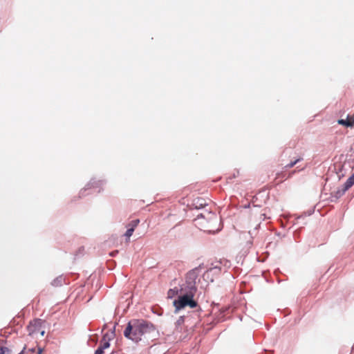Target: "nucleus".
Wrapping results in <instances>:
<instances>
[{
	"mask_svg": "<svg viewBox=\"0 0 354 354\" xmlns=\"http://www.w3.org/2000/svg\"><path fill=\"white\" fill-rule=\"evenodd\" d=\"M182 292H184L173 301V305L175 307V313L185 308L186 306H189L191 308H194L198 306V302L194 299L195 293L187 290H183Z\"/></svg>",
	"mask_w": 354,
	"mask_h": 354,
	"instance_id": "f257e3e1",
	"label": "nucleus"
},
{
	"mask_svg": "<svg viewBox=\"0 0 354 354\" xmlns=\"http://www.w3.org/2000/svg\"><path fill=\"white\" fill-rule=\"evenodd\" d=\"M139 319H133L128 322L124 330V336L134 343H139L142 339L139 337Z\"/></svg>",
	"mask_w": 354,
	"mask_h": 354,
	"instance_id": "f03ea898",
	"label": "nucleus"
},
{
	"mask_svg": "<svg viewBox=\"0 0 354 354\" xmlns=\"http://www.w3.org/2000/svg\"><path fill=\"white\" fill-rule=\"evenodd\" d=\"M199 275L198 268H193L189 270L185 275V284L184 287L180 288V290H187L193 293L196 292V279Z\"/></svg>",
	"mask_w": 354,
	"mask_h": 354,
	"instance_id": "7ed1b4c3",
	"label": "nucleus"
},
{
	"mask_svg": "<svg viewBox=\"0 0 354 354\" xmlns=\"http://www.w3.org/2000/svg\"><path fill=\"white\" fill-rule=\"evenodd\" d=\"M138 326L139 337H140V339H142L143 336L145 337L147 335L153 337L156 336L155 335L158 334L156 326L148 320L139 319Z\"/></svg>",
	"mask_w": 354,
	"mask_h": 354,
	"instance_id": "20e7f679",
	"label": "nucleus"
},
{
	"mask_svg": "<svg viewBox=\"0 0 354 354\" xmlns=\"http://www.w3.org/2000/svg\"><path fill=\"white\" fill-rule=\"evenodd\" d=\"M106 180L104 178H92L86 185L80 189L79 192L78 198H82L84 197L87 194L86 192L91 188H99L98 192H100L103 189V186L106 185Z\"/></svg>",
	"mask_w": 354,
	"mask_h": 354,
	"instance_id": "39448f33",
	"label": "nucleus"
},
{
	"mask_svg": "<svg viewBox=\"0 0 354 354\" xmlns=\"http://www.w3.org/2000/svg\"><path fill=\"white\" fill-rule=\"evenodd\" d=\"M44 324V321L38 318L35 319L33 321L30 322L28 326V330L29 334L31 335L36 333L37 331H39L40 328H43Z\"/></svg>",
	"mask_w": 354,
	"mask_h": 354,
	"instance_id": "423d86ee",
	"label": "nucleus"
},
{
	"mask_svg": "<svg viewBox=\"0 0 354 354\" xmlns=\"http://www.w3.org/2000/svg\"><path fill=\"white\" fill-rule=\"evenodd\" d=\"M207 205L205 200L202 198H198L194 201L193 206L195 209H200Z\"/></svg>",
	"mask_w": 354,
	"mask_h": 354,
	"instance_id": "0eeeda50",
	"label": "nucleus"
},
{
	"mask_svg": "<svg viewBox=\"0 0 354 354\" xmlns=\"http://www.w3.org/2000/svg\"><path fill=\"white\" fill-rule=\"evenodd\" d=\"M212 267L208 269L209 272H210L212 273L211 274L213 275L214 277L218 276L221 272V266H218L217 264L214 265V263H212Z\"/></svg>",
	"mask_w": 354,
	"mask_h": 354,
	"instance_id": "6e6552de",
	"label": "nucleus"
},
{
	"mask_svg": "<svg viewBox=\"0 0 354 354\" xmlns=\"http://www.w3.org/2000/svg\"><path fill=\"white\" fill-rule=\"evenodd\" d=\"M216 264L221 266V267H224L226 269L230 268L231 262L226 259H221L218 261L215 262Z\"/></svg>",
	"mask_w": 354,
	"mask_h": 354,
	"instance_id": "1a4fd4ad",
	"label": "nucleus"
},
{
	"mask_svg": "<svg viewBox=\"0 0 354 354\" xmlns=\"http://www.w3.org/2000/svg\"><path fill=\"white\" fill-rule=\"evenodd\" d=\"M346 191L344 190V189L341 187L340 188H338L337 191H335L334 193H333V198H335V200H333V201H337V200L342 197Z\"/></svg>",
	"mask_w": 354,
	"mask_h": 354,
	"instance_id": "9d476101",
	"label": "nucleus"
},
{
	"mask_svg": "<svg viewBox=\"0 0 354 354\" xmlns=\"http://www.w3.org/2000/svg\"><path fill=\"white\" fill-rule=\"evenodd\" d=\"M337 123L346 127H353V120L350 121L348 119H339L337 120Z\"/></svg>",
	"mask_w": 354,
	"mask_h": 354,
	"instance_id": "9b49d317",
	"label": "nucleus"
},
{
	"mask_svg": "<svg viewBox=\"0 0 354 354\" xmlns=\"http://www.w3.org/2000/svg\"><path fill=\"white\" fill-rule=\"evenodd\" d=\"M64 280V278L63 277V276L60 275V276L56 277L51 282V284H52V286H55V287L60 286L62 285Z\"/></svg>",
	"mask_w": 354,
	"mask_h": 354,
	"instance_id": "f8f14e48",
	"label": "nucleus"
},
{
	"mask_svg": "<svg viewBox=\"0 0 354 354\" xmlns=\"http://www.w3.org/2000/svg\"><path fill=\"white\" fill-rule=\"evenodd\" d=\"M179 291H181V290H180V289L179 290L178 288L169 289L167 292L168 298H171V299L173 298L174 296H176L178 294Z\"/></svg>",
	"mask_w": 354,
	"mask_h": 354,
	"instance_id": "ddd939ff",
	"label": "nucleus"
},
{
	"mask_svg": "<svg viewBox=\"0 0 354 354\" xmlns=\"http://www.w3.org/2000/svg\"><path fill=\"white\" fill-rule=\"evenodd\" d=\"M212 273L209 272L207 270L203 274V277L205 281H209L211 282L214 281V276L211 274Z\"/></svg>",
	"mask_w": 354,
	"mask_h": 354,
	"instance_id": "4468645a",
	"label": "nucleus"
},
{
	"mask_svg": "<svg viewBox=\"0 0 354 354\" xmlns=\"http://www.w3.org/2000/svg\"><path fill=\"white\" fill-rule=\"evenodd\" d=\"M152 313L158 316H161L163 314V310L158 306H153L151 308Z\"/></svg>",
	"mask_w": 354,
	"mask_h": 354,
	"instance_id": "2eb2a0df",
	"label": "nucleus"
},
{
	"mask_svg": "<svg viewBox=\"0 0 354 354\" xmlns=\"http://www.w3.org/2000/svg\"><path fill=\"white\" fill-rule=\"evenodd\" d=\"M102 340L103 342H101L100 346L104 351L110 346V343L109 340H106L105 336L103 337Z\"/></svg>",
	"mask_w": 354,
	"mask_h": 354,
	"instance_id": "dca6fc26",
	"label": "nucleus"
},
{
	"mask_svg": "<svg viewBox=\"0 0 354 354\" xmlns=\"http://www.w3.org/2000/svg\"><path fill=\"white\" fill-rule=\"evenodd\" d=\"M301 160H303L302 158H299L294 161H291L290 163L287 164L285 166V167L286 169H290V168L293 167L297 162H300Z\"/></svg>",
	"mask_w": 354,
	"mask_h": 354,
	"instance_id": "f3484780",
	"label": "nucleus"
},
{
	"mask_svg": "<svg viewBox=\"0 0 354 354\" xmlns=\"http://www.w3.org/2000/svg\"><path fill=\"white\" fill-rule=\"evenodd\" d=\"M185 322V316H180L179 318L177 319V321L175 323L176 328H178L179 326H180Z\"/></svg>",
	"mask_w": 354,
	"mask_h": 354,
	"instance_id": "a211bd4d",
	"label": "nucleus"
},
{
	"mask_svg": "<svg viewBox=\"0 0 354 354\" xmlns=\"http://www.w3.org/2000/svg\"><path fill=\"white\" fill-rule=\"evenodd\" d=\"M353 183H351L349 180H346V181L342 185V187L344 189V190L347 191L352 186Z\"/></svg>",
	"mask_w": 354,
	"mask_h": 354,
	"instance_id": "6ab92c4d",
	"label": "nucleus"
},
{
	"mask_svg": "<svg viewBox=\"0 0 354 354\" xmlns=\"http://www.w3.org/2000/svg\"><path fill=\"white\" fill-rule=\"evenodd\" d=\"M139 223H140L139 219L133 220L129 223V227L131 228H133V230H135V228L137 227V225H138Z\"/></svg>",
	"mask_w": 354,
	"mask_h": 354,
	"instance_id": "aec40b11",
	"label": "nucleus"
},
{
	"mask_svg": "<svg viewBox=\"0 0 354 354\" xmlns=\"http://www.w3.org/2000/svg\"><path fill=\"white\" fill-rule=\"evenodd\" d=\"M134 232V230L133 228H131L129 227V228L127 229V230L126 231L125 234H124V236L127 239H129L131 235L133 234V232Z\"/></svg>",
	"mask_w": 354,
	"mask_h": 354,
	"instance_id": "412c9836",
	"label": "nucleus"
},
{
	"mask_svg": "<svg viewBox=\"0 0 354 354\" xmlns=\"http://www.w3.org/2000/svg\"><path fill=\"white\" fill-rule=\"evenodd\" d=\"M104 351L100 346H99L95 351L94 354H104Z\"/></svg>",
	"mask_w": 354,
	"mask_h": 354,
	"instance_id": "4be33fe9",
	"label": "nucleus"
},
{
	"mask_svg": "<svg viewBox=\"0 0 354 354\" xmlns=\"http://www.w3.org/2000/svg\"><path fill=\"white\" fill-rule=\"evenodd\" d=\"M5 350H7V347L1 346L0 347V354H5Z\"/></svg>",
	"mask_w": 354,
	"mask_h": 354,
	"instance_id": "5701e85b",
	"label": "nucleus"
},
{
	"mask_svg": "<svg viewBox=\"0 0 354 354\" xmlns=\"http://www.w3.org/2000/svg\"><path fill=\"white\" fill-rule=\"evenodd\" d=\"M347 180L354 185V174H353Z\"/></svg>",
	"mask_w": 354,
	"mask_h": 354,
	"instance_id": "b1692460",
	"label": "nucleus"
},
{
	"mask_svg": "<svg viewBox=\"0 0 354 354\" xmlns=\"http://www.w3.org/2000/svg\"><path fill=\"white\" fill-rule=\"evenodd\" d=\"M203 263L200 264L198 266L196 267L195 268H198V273L200 274L201 270L202 268H203Z\"/></svg>",
	"mask_w": 354,
	"mask_h": 354,
	"instance_id": "393cba45",
	"label": "nucleus"
},
{
	"mask_svg": "<svg viewBox=\"0 0 354 354\" xmlns=\"http://www.w3.org/2000/svg\"><path fill=\"white\" fill-rule=\"evenodd\" d=\"M35 351H36L35 348H31L28 349V351L32 353H35Z\"/></svg>",
	"mask_w": 354,
	"mask_h": 354,
	"instance_id": "a878e982",
	"label": "nucleus"
},
{
	"mask_svg": "<svg viewBox=\"0 0 354 354\" xmlns=\"http://www.w3.org/2000/svg\"><path fill=\"white\" fill-rule=\"evenodd\" d=\"M11 350L7 347V350H5V354H10Z\"/></svg>",
	"mask_w": 354,
	"mask_h": 354,
	"instance_id": "bb28decb",
	"label": "nucleus"
},
{
	"mask_svg": "<svg viewBox=\"0 0 354 354\" xmlns=\"http://www.w3.org/2000/svg\"><path fill=\"white\" fill-rule=\"evenodd\" d=\"M42 351H43V348H41L39 347V348H38V352H37V354H41Z\"/></svg>",
	"mask_w": 354,
	"mask_h": 354,
	"instance_id": "cd10ccee",
	"label": "nucleus"
},
{
	"mask_svg": "<svg viewBox=\"0 0 354 354\" xmlns=\"http://www.w3.org/2000/svg\"><path fill=\"white\" fill-rule=\"evenodd\" d=\"M118 252V250L114 251V252H112L110 254V255H111V256H112V257H113V256H115V254H117Z\"/></svg>",
	"mask_w": 354,
	"mask_h": 354,
	"instance_id": "c85d7f7f",
	"label": "nucleus"
},
{
	"mask_svg": "<svg viewBox=\"0 0 354 354\" xmlns=\"http://www.w3.org/2000/svg\"><path fill=\"white\" fill-rule=\"evenodd\" d=\"M44 334H45V330H42L40 331L41 336H44Z\"/></svg>",
	"mask_w": 354,
	"mask_h": 354,
	"instance_id": "c756f323",
	"label": "nucleus"
},
{
	"mask_svg": "<svg viewBox=\"0 0 354 354\" xmlns=\"http://www.w3.org/2000/svg\"><path fill=\"white\" fill-rule=\"evenodd\" d=\"M333 200H335V198H333V193H332L331 196H330V201L334 202Z\"/></svg>",
	"mask_w": 354,
	"mask_h": 354,
	"instance_id": "7c9ffc66",
	"label": "nucleus"
},
{
	"mask_svg": "<svg viewBox=\"0 0 354 354\" xmlns=\"http://www.w3.org/2000/svg\"><path fill=\"white\" fill-rule=\"evenodd\" d=\"M25 350H26V346L24 347V348L22 349V351L20 353L24 354Z\"/></svg>",
	"mask_w": 354,
	"mask_h": 354,
	"instance_id": "2f4dec72",
	"label": "nucleus"
},
{
	"mask_svg": "<svg viewBox=\"0 0 354 354\" xmlns=\"http://www.w3.org/2000/svg\"><path fill=\"white\" fill-rule=\"evenodd\" d=\"M197 217H198V218L203 217V214H201L198 215V216H197Z\"/></svg>",
	"mask_w": 354,
	"mask_h": 354,
	"instance_id": "473e14b6",
	"label": "nucleus"
},
{
	"mask_svg": "<svg viewBox=\"0 0 354 354\" xmlns=\"http://www.w3.org/2000/svg\"><path fill=\"white\" fill-rule=\"evenodd\" d=\"M278 272H279V270H277L274 271V273L277 274Z\"/></svg>",
	"mask_w": 354,
	"mask_h": 354,
	"instance_id": "72a5a7b5",
	"label": "nucleus"
},
{
	"mask_svg": "<svg viewBox=\"0 0 354 354\" xmlns=\"http://www.w3.org/2000/svg\"><path fill=\"white\" fill-rule=\"evenodd\" d=\"M236 174H234L232 178H236Z\"/></svg>",
	"mask_w": 354,
	"mask_h": 354,
	"instance_id": "f704fd0d",
	"label": "nucleus"
},
{
	"mask_svg": "<svg viewBox=\"0 0 354 354\" xmlns=\"http://www.w3.org/2000/svg\"><path fill=\"white\" fill-rule=\"evenodd\" d=\"M18 354H22V353H19Z\"/></svg>",
	"mask_w": 354,
	"mask_h": 354,
	"instance_id": "c9c22d12",
	"label": "nucleus"
},
{
	"mask_svg": "<svg viewBox=\"0 0 354 354\" xmlns=\"http://www.w3.org/2000/svg\"><path fill=\"white\" fill-rule=\"evenodd\" d=\"M353 174H354V173H353Z\"/></svg>",
	"mask_w": 354,
	"mask_h": 354,
	"instance_id": "e433bc0d",
	"label": "nucleus"
}]
</instances>
